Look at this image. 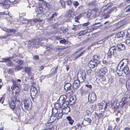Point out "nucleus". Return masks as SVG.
Returning <instances> with one entry per match:
<instances>
[{
    "instance_id": "8fccbe9b",
    "label": "nucleus",
    "mask_w": 130,
    "mask_h": 130,
    "mask_svg": "<svg viewBox=\"0 0 130 130\" xmlns=\"http://www.w3.org/2000/svg\"><path fill=\"white\" fill-rule=\"evenodd\" d=\"M23 68V67L17 66L15 68V70H17L18 71H19L21 70Z\"/></svg>"
},
{
    "instance_id": "7c9ffc66",
    "label": "nucleus",
    "mask_w": 130,
    "mask_h": 130,
    "mask_svg": "<svg viewBox=\"0 0 130 130\" xmlns=\"http://www.w3.org/2000/svg\"><path fill=\"white\" fill-rule=\"evenodd\" d=\"M69 104L70 102L67 101L62 103V106L64 107H69Z\"/></svg>"
},
{
    "instance_id": "a18cd8bd",
    "label": "nucleus",
    "mask_w": 130,
    "mask_h": 130,
    "mask_svg": "<svg viewBox=\"0 0 130 130\" xmlns=\"http://www.w3.org/2000/svg\"><path fill=\"white\" fill-rule=\"evenodd\" d=\"M128 98L126 96H124L122 98V101L124 102V103L126 104L127 102V101H126V100Z\"/></svg>"
},
{
    "instance_id": "ea45409f",
    "label": "nucleus",
    "mask_w": 130,
    "mask_h": 130,
    "mask_svg": "<svg viewBox=\"0 0 130 130\" xmlns=\"http://www.w3.org/2000/svg\"><path fill=\"white\" fill-rule=\"evenodd\" d=\"M13 88H18V84L16 81H13Z\"/></svg>"
},
{
    "instance_id": "39448f33",
    "label": "nucleus",
    "mask_w": 130,
    "mask_h": 130,
    "mask_svg": "<svg viewBox=\"0 0 130 130\" xmlns=\"http://www.w3.org/2000/svg\"><path fill=\"white\" fill-rule=\"evenodd\" d=\"M30 96L32 98H34L37 93V88L35 87H31L30 91Z\"/></svg>"
},
{
    "instance_id": "4be33fe9",
    "label": "nucleus",
    "mask_w": 130,
    "mask_h": 130,
    "mask_svg": "<svg viewBox=\"0 0 130 130\" xmlns=\"http://www.w3.org/2000/svg\"><path fill=\"white\" fill-rule=\"evenodd\" d=\"M31 68L28 67H25V71L26 73H27L28 75L30 76L31 74Z\"/></svg>"
},
{
    "instance_id": "412c9836",
    "label": "nucleus",
    "mask_w": 130,
    "mask_h": 130,
    "mask_svg": "<svg viewBox=\"0 0 130 130\" xmlns=\"http://www.w3.org/2000/svg\"><path fill=\"white\" fill-rule=\"evenodd\" d=\"M125 33L123 31H121L119 32L116 35V37L119 38L121 37H124L125 36Z\"/></svg>"
},
{
    "instance_id": "37998d69",
    "label": "nucleus",
    "mask_w": 130,
    "mask_h": 130,
    "mask_svg": "<svg viewBox=\"0 0 130 130\" xmlns=\"http://www.w3.org/2000/svg\"><path fill=\"white\" fill-rule=\"evenodd\" d=\"M57 68L58 66H57L56 67L53 68L52 69V70L53 72L52 74L53 75L54 74L56 73Z\"/></svg>"
},
{
    "instance_id": "de8ad7c7",
    "label": "nucleus",
    "mask_w": 130,
    "mask_h": 130,
    "mask_svg": "<svg viewBox=\"0 0 130 130\" xmlns=\"http://www.w3.org/2000/svg\"><path fill=\"white\" fill-rule=\"evenodd\" d=\"M64 114L63 112L59 113L58 115L57 118V119H59L62 118L63 115Z\"/></svg>"
},
{
    "instance_id": "a878e982",
    "label": "nucleus",
    "mask_w": 130,
    "mask_h": 130,
    "mask_svg": "<svg viewBox=\"0 0 130 130\" xmlns=\"http://www.w3.org/2000/svg\"><path fill=\"white\" fill-rule=\"evenodd\" d=\"M4 61L6 62V64L7 65L9 66H10L13 65V63L11 61L9 60V58H6L4 59Z\"/></svg>"
},
{
    "instance_id": "0eeeda50",
    "label": "nucleus",
    "mask_w": 130,
    "mask_h": 130,
    "mask_svg": "<svg viewBox=\"0 0 130 130\" xmlns=\"http://www.w3.org/2000/svg\"><path fill=\"white\" fill-rule=\"evenodd\" d=\"M91 119L89 118L85 117L83 121L82 122V124L84 126L90 125L91 123Z\"/></svg>"
},
{
    "instance_id": "6ab92c4d",
    "label": "nucleus",
    "mask_w": 130,
    "mask_h": 130,
    "mask_svg": "<svg viewBox=\"0 0 130 130\" xmlns=\"http://www.w3.org/2000/svg\"><path fill=\"white\" fill-rule=\"evenodd\" d=\"M47 50L50 53L53 50L54 48V46L52 44H48L46 46Z\"/></svg>"
},
{
    "instance_id": "2eb2a0df",
    "label": "nucleus",
    "mask_w": 130,
    "mask_h": 130,
    "mask_svg": "<svg viewBox=\"0 0 130 130\" xmlns=\"http://www.w3.org/2000/svg\"><path fill=\"white\" fill-rule=\"evenodd\" d=\"M117 47L118 50L119 51L124 50L125 48V45L121 43L117 44Z\"/></svg>"
},
{
    "instance_id": "9d476101",
    "label": "nucleus",
    "mask_w": 130,
    "mask_h": 130,
    "mask_svg": "<svg viewBox=\"0 0 130 130\" xmlns=\"http://www.w3.org/2000/svg\"><path fill=\"white\" fill-rule=\"evenodd\" d=\"M72 87V85L71 84L67 83L64 85V88L66 90H70L72 92V93H73V90L71 89Z\"/></svg>"
},
{
    "instance_id": "49530a36",
    "label": "nucleus",
    "mask_w": 130,
    "mask_h": 130,
    "mask_svg": "<svg viewBox=\"0 0 130 130\" xmlns=\"http://www.w3.org/2000/svg\"><path fill=\"white\" fill-rule=\"evenodd\" d=\"M129 90H128V91H127L125 93V94L124 96H126L127 97V98H128L129 99H130V94H129Z\"/></svg>"
},
{
    "instance_id": "1a4fd4ad",
    "label": "nucleus",
    "mask_w": 130,
    "mask_h": 130,
    "mask_svg": "<svg viewBox=\"0 0 130 130\" xmlns=\"http://www.w3.org/2000/svg\"><path fill=\"white\" fill-rule=\"evenodd\" d=\"M103 102L104 103L102 105V108H103L104 109H105L107 108V107H108L109 108H111L112 107V102H111L107 103V102H106L105 101H103Z\"/></svg>"
},
{
    "instance_id": "f3484780",
    "label": "nucleus",
    "mask_w": 130,
    "mask_h": 130,
    "mask_svg": "<svg viewBox=\"0 0 130 130\" xmlns=\"http://www.w3.org/2000/svg\"><path fill=\"white\" fill-rule=\"evenodd\" d=\"M116 50H112L111 49H109V50L108 53V57L109 58H111L112 56L114 55L116 53Z\"/></svg>"
},
{
    "instance_id": "a211bd4d",
    "label": "nucleus",
    "mask_w": 130,
    "mask_h": 130,
    "mask_svg": "<svg viewBox=\"0 0 130 130\" xmlns=\"http://www.w3.org/2000/svg\"><path fill=\"white\" fill-rule=\"evenodd\" d=\"M111 13L108 11L102 15L103 19H106L109 18L110 16Z\"/></svg>"
},
{
    "instance_id": "680f3d73",
    "label": "nucleus",
    "mask_w": 130,
    "mask_h": 130,
    "mask_svg": "<svg viewBox=\"0 0 130 130\" xmlns=\"http://www.w3.org/2000/svg\"><path fill=\"white\" fill-rule=\"evenodd\" d=\"M81 17L80 16H77L75 17L74 18L75 21L76 22H77L78 20Z\"/></svg>"
},
{
    "instance_id": "f03ea898",
    "label": "nucleus",
    "mask_w": 130,
    "mask_h": 130,
    "mask_svg": "<svg viewBox=\"0 0 130 130\" xmlns=\"http://www.w3.org/2000/svg\"><path fill=\"white\" fill-rule=\"evenodd\" d=\"M22 105H24L25 108L28 110H30L32 108V103L30 101L28 100H24L21 102Z\"/></svg>"
},
{
    "instance_id": "6e6552de",
    "label": "nucleus",
    "mask_w": 130,
    "mask_h": 130,
    "mask_svg": "<svg viewBox=\"0 0 130 130\" xmlns=\"http://www.w3.org/2000/svg\"><path fill=\"white\" fill-rule=\"evenodd\" d=\"M88 6L91 7H95L98 6V2L97 1L94 0L87 4Z\"/></svg>"
},
{
    "instance_id": "052dcab7",
    "label": "nucleus",
    "mask_w": 130,
    "mask_h": 130,
    "mask_svg": "<svg viewBox=\"0 0 130 130\" xmlns=\"http://www.w3.org/2000/svg\"><path fill=\"white\" fill-rule=\"evenodd\" d=\"M125 104V103H124V102L122 101L119 103V105L121 107H122Z\"/></svg>"
},
{
    "instance_id": "13d9d810",
    "label": "nucleus",
    "mask_w": 130,
    "mask_h": 130,
    "mask_svg": "<svg viewBox=\"0 0 130 130\" xmlns=\"http://www.w3.org/2000/svg\"><path fill=\"white\" fill-rule=\"evenodd\" d=\"M65 3L68 5H71L72 4V2L71 0H68L67 1H66Z\"/></svg>"
},
{
    "instance_id": "c03bdc74",
    "label": "nucleus",
    "mask_w": 130,
    "mask_h": 130,
    "mask_svg": "<svg viewBox=\"0 0 130 130\" xmlns=\"http://www.w3.org/2000/svg\"><path fill=\"white\" fill-rule=\"evenodd\" d=\"M80 126V125L78 123V124H76V125L73 126V128H74L75 130H76L78 128L79 126Z\"/></svg>"
},
{
    "instance_id": "c9c22d12",
    "label": "nucleus",
    "mask_w": 130,
    "mask_h": 130,
    "mask_svg": "<svg viewBox=\"0 0 130 130\" xmlns=\"http://www.w3.org/2000/svg\"><path fill=\"white\" fill-rule=\"evenodd\" d=\"M15 102L11 101V103L10 104V106L13 110H14L15 109L16 106Z\"/></svg>"
},
{
    "instance_id": "2f4dec72",
    "label": "nucleus",
    "mask_w": 130,
    "mask_h": 130,
    "mask_svg": "<svg viewBox=\"0 0 130 130\" xmlns=\"http://www.w3.org/2000/svg\"><path fill=\"white\" fill-rule=\"evenodd\" d=\"M66 96L65 95H63L60 96L59 99V100H61V102L63 103L66 101Z\"/></svg>"
},
{
    "instance_id": "20e7f679",
    "label": "nucleus",
    "mask_w": 130,
    "mask_h": 130,
    "mask_svg": "<svg viewBox=\"0 0 130 130\" xmlns=\"http://www.w3.org/2000/svg\"><path fill=\"white\" fill-rule=\"evenodd\" d=\"M123 72L126 75H128L129 74V71L127 67L124 66L123 67V70H122V71H117L116 72L118 75L119 76H122Z\"/></svg>"
},
{
    "instance_id": "b1692460",
    "label": "nucleus",
    "mask_w": 130,
    "mask_h": 130,
    "mask_svg": "<svg viewBox=\"0 0 130 130\" xmlns=\"http://www.w3.org/2000/svg\"><path fill=\"white\" fill-rule=\"evenodd\" d=\"M76 100V98L75 96H72L71 97L70 99V104H73Z\"/></svg>"
},
{
    "instance_id": "423d86ee",
    "label": "nucleus",
    "mask_w": 130,
    "mask_h": 130,
    "mask_svg": "<svg viewBox=\"0 0 130 130\" xmlns=\"http://www.w3.org/2000/svg\"><path fill=\"white\" fill-rule=\"evenodd\" d=\"M97 24H99V23H95L94 25H92L91 27H89V28L86 30L87 33H89L95 29H96L98 27H99L101 25L99 24V25L96 26V25Z\"/></svg>"
},
{
    "instance_id": "774afa93",
    "label": "nucleus",
    "mask_w": 130,
    "mask_h": 130,
    "mask_svg": "<svg viewBox=\"0 0 130 130\" xmlns=\"http://www.w3.org/2000/svg\"><path fill=\"white\" fill-rule=\"evenodd\" d=\"M67 18L68 19H69L71 17V14L70 13H68L67 15Z\"/></svg>"
},
{
    "instance_id": "0e129e2a",
    "label": "nucleus",
    "mask_w": 130,
    "mask_h": 130,
    "mask_svg": "<svg viewBox=\"0 0 130 130\" xmlns=\"http://www.w3.org/2000/svg\"><path fill=\"white\" fill-rule=\"evenodd\" d=\"M92 108L94 110L96 108V105L95 104H93L92 105Z\"/></svg>"
},
{
    "instance_id": "72a5a7b5",
    "label": "nucleus",
    "mask_w": 130,
    "mask_h": 130,
    "mask_svg": "<svg viewBox=\"0 0 130 130\" xmlns=\"http://www.w3.org/2000/svg\"><path fill=\"white\" fill-rule=\"evenodd\" d=\"M56 119V116H51L50 118V119L49 121V123H52L55 121Z\"/></svg>"
},
{
    "instance_id": "69168bd1",
    "label": "nucleus",
    "mask_w": 130,
    "mask_h": 130,
    "mask_svg": "<svg viewBox=\"0 0 130 130\" xmlns=\"http://www.w3.org/2000/svg\"><path fill=\"white\" fill-rule=\"evenodd\" d=\"M66 41V40L65 39H64L62 40H61L59 42L60 43L63 44Z\"/></svg>"
},
{
    "instance_id": "338daca9",
    "label": "nucleus",
    "mask_w": 130,
    "mask_h": 130,
    "mask_svg": "<svg viewBox=\"0 0 130 130\" xmlns=\"http://www.w3.org/2000/svg\"><path fill=\"white\" fill-rule=\"evenodd\" d=\"M127 8L128 9H127V10L126 11V12H128L130 11V4L127 7Z\"/></svg>"
},
{
    "instance_id": "aec40b11",
    "label": "nucleus",
    "mask_w": 130,
    "mask_h": 130,
    "mask_svg": "<svg viewBox=\"0 0 130 130\" xmlns=\"http://www.w3.org/2000/svg\"><path fill=\"white\" fill-rule=\"evenodd\" d=\"M107 69L105 68H104L101 69L99 71V73L102 76H104L106 73L107 72Z\"/></svg>"
},
{
    "instance_id": "603ef678",
    "label": "nucleus",
    "mask_w": 130,
    "mask_h": 130,
    "mask_svg": "<svg viewBox=\"0 0 130 130\" xmlns=\"http://www.w3.org/2000/svg\"><path fill=\"white\" fill-rule=\"evenodd\" d=\"M17 96H16V95L14 96L12 98V101H13L15 102L17 101L19 102V101L18 100H17Z\"/></svg>"
},
{
    "instance_id": "4d7b16f0",
    "label": "nucleus",
    "mask_w": 130,
    "mask_h": 130,
    "mask_svg": "<svg viewBox=\"0 0 130 130\" xmlns=\"http://www.w3.org/2000/svg\"><path fill=\"white\" fill-rule=\"evenodd\" d=\"M90 23L89 22H88L87 23H86L81 24V25L83 26H86L90 25Z\"/></svg>"
},
{
    "instance_id": "ddd939ff",
    "label": "nucleus",
    "mask_w": 130,
    "mask_h": 130,
    "mask_svg": "<svg viewBox=\"0 0 130 130\" xmlns=\"http://www.w3.org/2000/svg\"><path fill=\"white\" fill-rule=\"evenodd\" d=\"M80 82L78 80H76L74 81L73 85V87L74 89H76L80 86Z\"/></svg>"
},
{
    "instance_id": "58836bf2",
    "label": "nucleus",
    "mask_w": 130,
    "mask_h": 130,
    "mask_svg": "<svg viewBox=\"0 0 130 130\" xmlns=\"http://www.w3.org/2000/svg\"><path fill=\"white\" fill-rule=\"evenodd\" d=\"M21 106H19V107H18L17 108H16L15 109V112L17 113H19V114L20 113H21Z\"/></svg>"
},
{
    "instance_id": "c85d7f7f",
    "label": "nucleus",
    "mask_w": 130,
    "mask_h": 130,
    "mask_svg": "<svg viewBox=\"0 0 130 130\" xmlns=\"http://www.w3.org/2000/svg\"><path fill=\"white\" fill-rule=\"evenodd\" d=\"M100 80L101 82L104 84H106L107 82L106 80V78L105 76H103L100 79Z\"/></svg>"
},
{
    "instance_id": "4c0bfd02",
    "label": "nucleus",
    "mask_w": 130,
    "mask_h": 130,
    "mask_svg": "<svg viewBox=\"0 0 130 130\" xmlns=\"http://www.w3.org/2000/svg\"><path fill=\"white\" fill-rule=\"evenodd\" d=\"M123 61L124 66L127 67V66L128 64V59H122Z\"/></svg>"
},
{
    "instance_id": "09e8293b",
    "label": "nucleus",
    "mask_w": 130,
    "mask_h": 130,
    "mask_svg": "<svg viewBox=\"0 0 130 130\" xmlns=\"http://www.w3.org/2000/svg\"><path fill=\"white\" fill-rule=\"evenodd\" d=\"M84 51L85 50H84L83 52H81L79 54L77 55L76 56L75 59H77L79 57L81 56H82L83 54Z\"/></svg>"
},
{
    "instance_id": "393cba45",
    "label": "nucleus",
    "mask_w": 130,
    "mask_h": 130,
    "mask_svg": "<svg viewBox=\"0 0 130 130\" xmlns=\"http://www.w3.org/2000/svg\"><path fill=\"white\" fill-rule=\"evenodd\" d=\"M66 119L67 120V122L69 123L71 125H72L74 122V121L72 120L71 117L68 116L67 117Z\"/></svg>"
},
{
    "instance_id": "bf43d9fd",
    "label": "nucleus",
    "mask_w": 130,
    "mask_h": 130,
    "mask_svg": "<svg viewBox=\"0 0 130 130\" xmlns=\"http://www.w3.org/2000/svg\"><path fill=\"white\" fill-rule=\"evenodd\" d=\"M7 71L8 73L10 74L13 72V70L12 69H9Z\"/></svg>"
},
{
    "instance_id": "f704fd0d",
    "label": "nucleus",
    "mask_w": 130,
    "mask_h": 130,
    "mask_svg": "<svg viewBox=\"0 0 130 130\" xmlns=\"http://www.w3.org/2000/svg\"><path fill=\"white\" fill-rule=\"evenodd\" d=\"M62 106V104L61 105L60 103L58 102L57 101V102L55 103L54 104V106L55 108L56 109H59Z\"/></svg>"
},
{
    "instance_id": "5fc2aeb1",
    "label": "nucleus",
    "mask_w": 130,
    "mask_h": 130,
    "mask_svg": "<svg viewBox=\"0 0 130 130\" xmlns=\"http://www.w3.org/2000/svg\"><path fill=\"white\" fill-rule=\"evenodd\" d=\"M86 114L88 116H89L91 115V113L90 111L87 110L86 111Z\"/></svg>"
},
{
    "instance_id": "bb28decb",
    "label": "nucleus",
    "mask_w": 130,
    "mask_h": 130,
    "mask_svg": "<svg viewBox=\"0 0 130 130\" xmlns=\"http://www.w3.org/2000/svg\"><path fill=\"white\" fill-rule=\"evenodd\" d=\"M58 109H56L55 108H53L52 109V113L53 115L56 116L58 112Z\"/></svg>"
},
{
    "instance_id": "f257e3e1",
    "label": "nucleus",
    "mask_w": 130,
    "mask_h": 130,
    "mask_svg": "<svg viewBox=\"0 0 130 130\" xmlns=\"http://www.w3.org/2000/svg\"><path fill=\"white\" fill-rule=\"evenodd\" d=\"M100 58L99 56L96 55H94L93 57L92 60L89 62L88 66L90 68H94L100 63Z\"/></svg>"
},
{
    "instance_id": "6e6d98bb",
    "label": "nucleus",
    "mask_w": 130,
    "mask_h": 130,
    "mask_svg": "<svg viewBox=\"0 0 130 130\" xmlns=\"http://www.w3.org/2000/svg\"><path fill=\"white\" fill-rule=\"evenodd\" d=\"M43 9L42 7H40L38 9V12L39 14H41L43 11Z\"/></svg>"
},
{
    "instance_id": "cd10ccee",
    "label": "nucleus",
    "mask_w": 130,
    "mask_h": 130,
    "mask_svg": "<svg viewBox=\"0 0 130 130\" xmlns=\"http://www.w3.org/2000/svg\"><path fill=\"white\" fill-rule=\"evenodd\" d=\"M2 30L6 31V32H12L14 33L16 31L15 29H8L7 28H4L2 29Z\"/></svg>"
},
{
    "instance_id": "9b49d317",
    "label": "nucleus",
    "mask_w": 130,
    "mask_h": 130,
    "mask_svg": "<svg viewBox=\"0 0 130 130\" xmlns=\"http://www.w3.org/2000/svg\"><path fill=\"white\" fill-rule=\"evenodd\" d=\"M79 77L78 78L79 80L81 83H83L85 80L86 78V74L85 73L82 72L80 75H78Z\"/></svg>"
},
{
    "instance_id": "864d4df0",
    "label": "nucleus",
    "mask_w": 130,
    "mask_h": 130,
    "mask_svg": "<svg viewBox=\"0 0 130 130\" xmlns=\"http://www.w3.org/2000/svg\"><path fill=\"white\" fill-rule=\"evenodd\" d=\"M60 3L61 4V5L63 7V8H65L66 7L65 2L63 0H61L60 1Z\"/></svg>"
},
{
    "instance_id": "dca6fc26",
    "label": "nucleus",
    "mask_w": 130,
    "mask_h": 130,
    "mask_svg": "<svg viewBox=\"0 0 130 130\" xmlns=\"http://www.w3.org/2000/svg\"><path fill=\"white\" fill-rule=\"evenodd\" d=\"M70 110V108L69 107H64L62 109V112L64 114H68Z\"/></svg>"
},
{
    "instance_id": "4468645a",
    "label": "nucleus",
    "mask_w": 130,
    "mask_h": 130,
    "mask_svg": "<svg viewBox=\"0 0 130 130\" xmlns=\"http://www.w3.org/2000/svg\"><path fill=\"white\" fill-rule=\"evenodd\" d=\"M124 64L123 61L122 59L120 61L119 63L118 64L117 68V71H122V70H123V68H122L123 65H124Z\"/></svg>"
},
{
    "instance_id": "e2e57ef3",
    "label": "nucleus",
    "mask_w": 130,
    "mask_h": 130,
    "mask_svg": "<svg viewBox=\"0 0 130 130\" xmlns=\"http://www.w3.org/2000/svg\"><path fill=\"white\" fill-rule=\"evenodd\" d=\"M58 14V13H57L55 12L54 13L52 14L51 17H52V18L53 19L54 18L56 17Z\"/></svg>"
},
{
    "instance_id": "f8f14e48",
    "label": "nucleus",
    "mask_w": 130,
    "mask_h": 130,
    "mask_svg": "<svg viewBox=\"0 0 130 130\" xmlns=\"http://www.w3.org/2000/svg\"><path fill=\"white\" fill-rule=\"evenodd\" d=\"M10 3L9 0H4L3 2V4H2L3 5V6L5 8L7 9L10 6Z\"/></svg>"
},
{
    "instance_id": "473e14b6",
    "label": "nucleus",
    "mask_w": 130,
    "mask_h": 130,
    "mask_svg": "<svg viewBox=\"0 0 130 130\" xmlns=\"http://www.w3.org/2000/svg\"><path fill=\"white\" fill-rule=\"evenodd\" d=\"M126 86L128 90H130V80H128L126 82Z\"/></svg>"
},
{
    "instance_id": "79ce46f5",
    "label": "nucleus",
    "mask_w": 130,
    "mask_h": 130,
    "mask_svg": "<svg viewBox=\"0 0 130 130\" xmlns=\"http://www.w3.org/2000/svg\"><path fill=\"white\" fill-rule=\"evenodd\" d=\"M85 15L88 18H89L91 15V12H90L89 11L86 12L85 13Z\"/></svg>"
},
{
    "instance_id": "5701e85b",
    "label": "nucleus",
    "mask_w": 130,
    "mask_h": 130,
    "mask_svg": "<svg viewBox=\"0 0 130 130\" xmlns=\"http://www.w3.org/2000/svg\"><path fill=\"white\" fill-rule=\"evenodd\" d=\"M20 21L23 24H28L31 23L30 21H28V20L22 17L21 18Z\"/></svg>"
},
{
    "instance_id": "3c124183",
    "label": "nucleus",
    "mask_w": 130,
    "mask_h": 130,
    "mask_svg": "<svg viewBox=\"0 0 130 130\" xmlns=\"http://www.w3.org/2000/svg\"><path fill=\"white\" fill-rule=\"evenodd\" d=\"M108 81L110 83H112L113 82V79L112 77L111 76H109L108 77Z\"/></svg>"
},
{
    "instance_id": "e433bc0d",
    "label": "nucleus",
    "mask_w": 130,
    "mask_h": 130,
    "mask_svg": "<svg viewBox=\"0 0 130 130\" xmlns=\"http://www.w3.org/2000/svg\"><path fill=\"white\" fill-rule=\"evenodd\" d=\"M117 10V8L115 7H113L109 9L108 11L110 12L111 14L112 12H116Z\"/></svg>"
},
{
    "instance_id": "a19ab883",
    "label": "nucleus",
    "mask_w": 130,
    "mask_h": 130,
    "mask_svg": "<svg viewBox=\"0 0 130 130\" xmlns=\"http://www.w3.org/2000/svg\"><path fill=\"white\" fill-rule=\"evenodd\" d=\"M13 60L18 63V66H19L22 64L23 62V61L22 60H19L17 59H15V60Z\"/></svg>"
},
{
    "instance_id": "c756f323",
    "label": "nucleus",
    "mask_w": 130,
    "mask_h": 130,
    "mask_svg": "<svg viewBox=\"0 0 130 130\" xmlns=\"http://www.w3.org/2000/svg\"><path fill=\"white\" fill-rule=\"evenodd\" d=\"M87 33L86 30H84L80 31L79 32L78 34V36H80L82 35H85Z\"/></svg>"
},
{
    "instance_id": "7ed1b4c3",
    "label": "nucleus",
    "mask_w": 130,
    "mask_h": 130,
    "mask_svg": "<svg viewBox=\"0 0 130 130\" xmlns=\"http://www.w3.org/2000/svg\"><path fill=\"white\" fill-rule=\"evenodd\" d=\"M96 96L95 94L93 92H91L88 95V101L90 103H93L96 100Z\"/></svg>"
}]
</instances>
